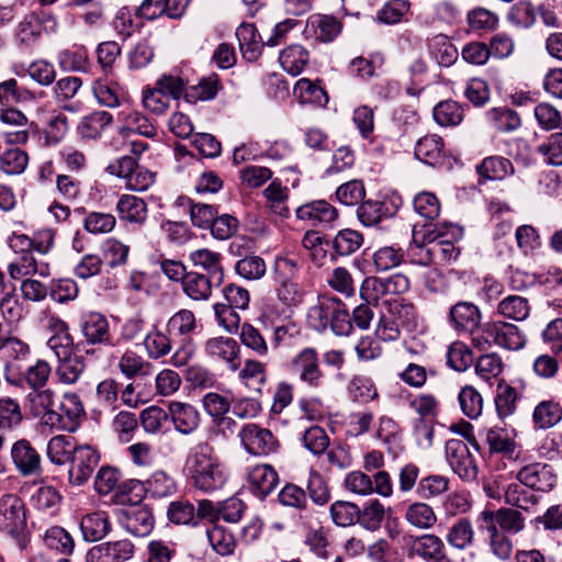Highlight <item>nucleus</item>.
<instances>
[{
    "mask_svg": "<svg viewBox=\"0 0 562 562\" xmlns=\"http://www.w3.org/2000/svg\"><path fill=\"white\" fill-rule=\"evenodd\" d=\"M30 414L48 431H75L85 416L83 403L75 392L60 397L52 389H35L25 397Z\"/></svg>",
    "mask_w": 562,
    "mask_h": 562,
    "instance_id": "nucleus-1",
    "label": "nucleus"
},
{
    "mask_svg": "<svg viewBox=\"0 0 562 562\" xmlns=\"http://www.w3.org/2000/svg\"><path fill=\"white\" fill-rule=\"evenodd\" d=\"M184 472L192 486L207 493L222 488L227 481L223 463L206 441H200L189 450Z\"/></svg>",
    "mask_w": 562,
    "mask_h": 562,
    "instance_id": "nucleus-2",
    "label": "nucleus"
},
{
    "mask_svg": "<svg viewBox=\"0 0 562 562\" xmlns=\"http://www.w3.org/2000/svg\"><path fill=\"white\" fill-rule=\"evenodd\" d=\"M526 336L518 326L503 322L491 321L482 325L480 335L474 337V347L479 350H487L492 346L517 351L525 347Z\"/></svg>",
    "mask_w": 562,
    "mask_h": 562,
    "instance_id": "nucleus-3",
    "label": "nucleus"
},
{
    "mask_svg": "<svg viewBox=\"0 0 562 562\" xmlns=\"http://www.w3.org/2000/svg\"><path fill=\"white\" fill-rule=\"evenodd\" d=\"M26 509L21 497L13 493L0 497V532L15 540L21 549L26 547Z\"/></svg>",
    "mask_w": 562,
    "mask_h": 562,
    "instance_id": "nucleus-4",
    "label": "nucleus"
},
{
    "mask_svg": "<svg viewBox=\"0 0 562 562\" xmlns=\"http://www.w3.org/2000/svg\"><path fill=\"white\" fill-rule=\"evenodd\" d=\"M290 370L308 390L317 391L325 385L318 351L313 347L300 350L290 361Z\"/></svg>",
    "mask_w": 562,
    "mask_h": 562,
    "instance_id": "nucleus-5",
    "label": "nucleus"
},
{
    "mask_svg": "<svg viewBox=\"0 0 562 562\" xmlns=\"http://www.w3.org/2000/svg\"><path fill=\"white\" fill-rule=\"evenodd\" d=\"M409 280L402 273H395L387 278L367 277L359 290L360 297L371 305H379L386 296L402 294L408 291Z\"/></svg>",
    "mask_w": 562,
    "mask_h": 562,
    "instance_id": "nucleus-6",
    "label": "nucleus"
},
{
    "mask_svg": "<svg viewBox=\"0 0 562 562\" xmlns=\"http://www.w3.org/2000/svg\"><path fill=\"white\" fill-rule=\"evenodd\" d=\"M58 29L57 19L48 11L27 13L18 24L15 38L20 46H34L45 33H55Z\"/></svg>",
    "mask_w": 562,
    "mask_h": 562,
    "instance_id": "nucleus-7",
    "label": "nucleus"
},
{
    "mask_svg": "<svg viewBox=\"0 0 562 562\" xmlns=\"http://www.w3.org/2000/svg\"><path fill=\"white\" fill-rule=\"evenodd\" d=\"M482 313L479 306L469 301H459L449 308L448 324L458 335H470L474 346V337L480 335Z\"/></svg>",
    "mask_w": 562,
    "mask_h": 562,
    "instance_id": "nucleus-8",
    "label": "nucleus"
},
{
    "mask_svg": "<svg viewBox=\"0 0 562 562\" xmlns=\"http://www.w3.org/2000/svg\"><path fill=\"white\" fill-rule=\"evenodd\" d=\"M238 436L246 451L252 456H269L280 448V442L272 431L258 424L244 425Z\"/></svg>",
    "mask_w": 562,
    "mask_h": 562,
    "instance_id": "nucleus-9",
    "label": "nucleus"
},
{
    "mask_svg": "<svg viewBox=\"0 0 562 562\" xmlns=\"http://www.w3.org/2000/svg\"><path fill=\"white\" fill-rule=\"evenodd\" d=\"M79 327L87 346L102 345L115 347L120 342V339L113 337L105 315L99 312L83 314L80 318Z\"/></svg>",
    "mask_w": 562,
    "mask_h": 562,
    "instance_id": "nucleus-10",
    "label": "nucleus"
},
{
    "mask_svg": "<svg viewBox=\"0 0 562 562\" xmlns=\"http://www.w3.org/2000/svg\"><path fill=\"white\" fill-rule=\"evenodd\" d=\"M100 454L91 446H77L69 460L68 482L72 486H81L88 482L99 464Z\"/></svg>",
    "mask_w": 562,
    "mask_h": 562,
    "instance_id": "nucleus-11",
    "label": "nucleus"
},
{
    "mask_svg": "<svg viewBox=\"0 0 562 562\" xmlns=\"http://www.w3.org/2000/svg\"><path fill=\"white\" fill-rule=\"evenodd\" d=\"M123 492H135L136 497H140L143 492H147L154 498L170 497L177 492V483L165 471L154 472L145 483L138 480H131L122 486Z\"/></svg>",
    "mask_w": 562,
    "mask_h": 562,
    "instance_id": "nucleus-12",
    "label": "nucleus"
},
{
    "mask_svg": "<svg viewBox=\"0 0 562 562\" xmlns=\"http://www.w3.org/2000/svg\"><path fill=\"white\" fill-rule=\"evenodd\" d=\"M446 459L452 471L464 481L477 476V465L467 443L460 439H450L446 443Z\"/></svg>",
    "mask_w": 562,
    "mask_h": 562,
    "instance_id": "nucleus-13",
    "label": "nucleus"
},
{
    "mask_svg": "<svg viewBox=\"0 0 562 562\" xmlns=\"http://www.w3.org/2000/svg\"><path fill=\"white\" fill-rule=\"evenodd\" d=\"M205 353L214 361L224 363L228 370L236 371L241 364L240 347L232 337H213L205 341Z\"/></svg>",
    "mask_w": 562,
    "mask_h": 562,
    "instance_id": "nucleus-14",
    "label": "nucleus"
},
{
    "mask_svg": "<svg viewBox=\"0 0 562 562\" xmlns=\"http://www.w3.org/2000/svg\"><path fill=\"white\" fill-rule=\"evenodd\" d=\"M405 544L409 559L419 558L427 562H436L445 554L443 541L434 533L408 536L405 538Z\"/></svg>",
    "mask_w": 562,
    "mask_h": 562,
    "instance_id": "nucleus-15",
    "label": "nucleus"
},
{
    "mask_svg": "<svg viewBox=\"0 0 562 562\" xmlns=\"http://www.w3.org/2000/svg\"><path fill=\"white\" fill-rule=\"evenodd\" d=\"M11 460L22 476H38L43 472L42 457L27 439H20L13 443Z\"/></svg>",
    "mask_w": 562,
    "mask_h": 562,
    "instance_id": "nucleus-16",
    "label": "nucleus"
},
{
    "mask_svg": "<svg viewBox=\"0 0 562 562\" xmlns=\"http://www.w3.org/2000/svg\"><path fill=\"white\" fill-rule=\"evenodd\" d=\"M119 522L128 533L146 537L154 528V516L147 506H130L120 510Z\"/></svg>",
    "mask_w": 562,
    "mask_h": 562,
    "instance_id": "nucleus-17",
    "label": "nucleus"
},
{
    "mask_svg": "<svg viewBox=\"0 0 562 562\" xmlns=\"http://www.w3.org/2000/svg\"><path fill=\"white\" fill-rule=\"evenodd\" d=\"M517 480L532 490L549 492L555 485L557 476L550 464L532 462L524 465L518 471Z\"/></svg>",
    "mask_w": 562,
    "mask_h": 562,
    "instance_id": "nucleus-18",
    "label": "nucleus"
},
{
    "mask_svg": "<svg viewBox=\"0 0 562 562\" xmlns=\"http://www.w3.org/2000/svg\"><path fill=\"white\" fill-rule=\"evenodd\" d=\"M134 554V546L130 540L106 541L90 548L86 562H125Z\"/></svg>",
    "mask_w": 562,
    "mask_h": 562,
    "instance_id": "nucleus-19",
    "label": "nucleus"
},
{
    "mask_svg": "<svg viewBox=\"0 0 562 562\" xmlns=\"http://www.w3.org/2000/svg\"><path fill=\"white\" fill-rule=\"evenodd\" d=\"M0 123L14 130L5 133L7 143L12 145H24L27 143L32 123L21 110L12 105L1 108Z\"/></svg>",
    "mask_w": 562,
    "mask_h": 562,
    "instance_id": "nucleus-20",
    "label": "nucleus"
},
{
    "mask_svg": "<svg viewBox=\"0 0 562 562\" xmlns=\"http://www.w3.org/2000/svg\"><path fill=\"white\" fill-rule=\"evenodd\" d=\"M482 527L496 526L501 531L518 533L525 527V518L514 508H499L498 510H483L479 516Z\"/></svg>",
    "mask_w": 562,
    "mask_h": 562,
    "instance_id": "nucleus-21",
    "label": "nucleus"
},
{
    "mask_svg": "<svg viewBox=\"0 0 562 562\" xmlns=\"http://www.w3.org/2000/svg\"><path fill=\"white\" fill-rule=\"evenodd\" d=\"M300 221L311 226L326 227L338 217L337 210L325 200H317L299 206L295 211Z\"/></svg>",
    "mask_w": 562,
    "mask_h": 562,
    "instance_id": "nucleus-22",
    "label": "nucleus"
},
{
    "mask_svg": "<svg viewBox=\"0 0 562 562\" xmlns=\"http://www.w3.org/2000/svg\"><path fill=\"white\" fill-rule=\"evenodd\" d=\"M279 475L269 464H257L249 469L247 483L249 491L260 499L267 497L278 485Z\"/></svg>",
    "mask_w": 562,
    "mask_h": 562,
    "instance_id": "nucleus-23",
    "label": "nucleus"
},
{
    "mask_svg": "<svg viewBox=\"0 0 562 562\" xmlns=\"http://www.w3.org/2000/svg\"><path fill=\"white\" fill-rule=\"evenodd\" d=\"M342 23L334 15L312 14L306 23L305 32L323 43L333 42L341 32Z\"/></svg>",
    "mask_w": 562,
    "mask_h": 562,
    "instance_id": "nucleus-24",
    "label": "nucleus"
},
{
    "mask_svg": "<svg viewBox=\"0 0 562 562\" xmlns=\"http://www.w3.org/2000/svg\"><path fill=\"white\" fill-rule=\"evenodd\" d=\"M117 119L122 122L120 127L122 135L134 133L147 138H154L157 135V128L154 123L138 110H123L117 114Z\"/></svg>",
    "mask_w": 562,
    "mask_h": 562,
    "instance_id": "nucleus-25",
    "label": "nucleus"
},
{
    "mask_svg": "<svg viewBox=\"0 0 562 562\" xmlns=\"http://www.w3.org/2000/svg\"><path fill=\"white\" fill-rule=\"evenodd\" d=\"M168 414L176 430L183 435H189L199 427L200 414L191 404L172 401L168 405Z\"/></svg>",
    "mask_w": 562,
    "mask_h": 562,
    "instance_id": "nucleus-26",
    "label": "nucleus"
},
{
    "mask_svg": "<svg viewBox=\"0 0 562 562\" xmlns=\"http://www.w3.org/2000/svg\"><path fill=\"white\" fill-rule=\"evenodd\" d=\"M40 274L48 277L50 274L49 265L46 262H37L32 252H23L18 255L8 265V274L12 280L19 281L31 274Z\"/></svg>",
    "mask_w": 562,
    "mask_h": 562,
    "instance_id": "nucleus-27",
    "label": "nucleus"
},
{
    "mask_svg": "<svg viewBox=\"0 0 562 562\" xmlns=\"http://www.w3.org/2000/svg\"><path fill=\"white\" fill-rule=\"evenodd\" d=\"M61 495L59 491L41 482V485L32 493L30 497V505L38 513L53 517L55 516L61 504Z\"/></svg>",
    "mask_w": 562,
    "mask_h": 562,
    "instance_id": "nucleus-28",
    "label": "nucleus"
},
{
    "mask_svg": "<svg viewBox=\"0 0 562 562\" xmlns=\"http://www.w3.org/2000/svg\"><path fill=\"white\" fill-rule=\"evenodd\" d=\"M116 212L121 221L143 225L147 220L146 202L133 194H123L116 203Z\"/></svg>",
    "mask_w": 562,
    "mask_h": 562,
    "instance_id": "nucleus-29",
    "label": "nucleus"
},
{
    "mask_svg": "<svg viewBox=\"0 0 562 562\" xmlns=\"http://www.w3.org/2000/svg\"><path fill=\"white\" fill-rule=\"evenodd\" d=\"M190 260L195 267L203 269L207 277L215 280V286H220L224 280V269L222 267V256L220 252L201 248L190 254Z\"/></svg>",
    "mask_w": 562,
    "mask_h": 562,
    "instance_id": "nucleus-30",
    "label": "nucleus"
},
{
    "mask_svg": "<svg viewBox=\"0 0 562 562\" xmlns=\"http://www.w3.org/2000/svg\"><path fill=\"white\" fill-rule=\"evenodd\" d=\"M336 304V296L323 295L319 296L314 305L307 311L308 326L318 331L324 333L330 324V314L334 313V305Z\"/></svg>",
    "mask_w": 562,
    "mask_h": 562,
    "instance_id": "nucleus-31",
    "label": "nucleus"
},
{
    "mask_svg": "<svg viewBox=\"0 0 562 562\" xmlns=\"http://www.w3.org/2000/svg\"><path fill=\"white\" fill-rule=\"evenodd\" d=\"M113 122V115L106 111H94L80 119L77 125V133L85 139L99 138L104 128Z\"/></svg>",
    "mask_w": 562,
    "mask_h": 562,
    "instance_id": "nucleus-32",
    "label": "nucleus"
},
{
    "mask_svg": "<svg viewBox=\"0 0 562 562\" xmlns=\"http://www.w3.org/2000/svg\"><path fill=\"white\" fill-rule=\"evenodd\" d=\"M215 280L204 273L190 271L182 282L183 292L194 301H206L212 295Z\"/></svg>",
    "mask_w": 562,
    "mask_h": 562,
    "instance_id": "nucleus-33",
    "label": "nucleus"
},
{
    "mask_svg": "<svg viewBox=\"0 0 562 562\" xmlns=\"http://www.w3.org/2000/svg\"><path fill=\"white\" fill-rule=\"evenodd\" d=\"M414 154L420 161L436 166L443 158V140L436 134L426 135L417 140Z\"/></svg>",
    "mask_w": 562,
    "mask_h": 562,
    "instance_id": "nucleus-34",
    "label": "nucleus"
},
{
    "mask_svg": "<svg viewBox=\"0 0 562 562\" xmlns=\"http://www.w3.org/2000/svg\"><path fill=\"white\" fill-rule=\"evenodd\" d=\"M80 529L85 540L90 542L101 540L111 529L108 514L99 510L85 515L80 521Z\"/></svg>",
    "mask_w": 562,
    "mask_h": 562,
    "instance_id": "nucleus-35",
    "label": "nucleus"
},
{
    "mask_svg": "<svg viewBox=\"0 0 562 562\" xmlns=\"http://www.w3.org/2000/svg\"><path fill=\"white\" fill-rule=\"evenodd\" d=\"M405 521L420 530H427L435 526L437 516L434 508L425 502H413L404 512Z\"/></svg>",
    "mask_w": 562,
    "mask_h": 562,
    "instance_id": "nucleus-36",
    "label": "nucleus"
},
{
    "mask_svg": "<svg viewBox=\"0 0 562 562\" xmlns=\"http://www.w3.org/2000/svg\"><path fill=\"white\" fill-rule=\"evenodd\" d=\"M385 312L401 327L411 329L416 325L417 314L415 306L401 297L384 301Z\"/></svg>",
    "mask_w": 562,
    "mask_h": 562,
    "instance_id": "nucleus-37",
    "label": "nucleus"
},
{
    "mask_svg": "<svg viewBox=\"0 0 562 562\" xmlns=\"http://www.w3.org/2000/svg\"><path fill=\"white\" fill-rule=\"evenodd\" d=\"M395 214V209L389 201H374L368 200L363 202L358 209V217L366 226H373L380 223L385 217H391Z\"/></svg>",
    "mask_w": 562,
    "mask_h": 562,
    "instance_id": "nucleus-38",
    "label": "nucleus"
},
{
    "mask_svg": "<svg viewBox=\"0 0 562 562\" xmlns=\"http://www.w3.org/2000/svg\"><path fill=\"white\" fill-rule=\"evenodd\" d=\"M236 37L244 58L254 61L260 56L262 44L259 41L260 36L254 24H240L236 30Z\"/></svg>",
    "mask_w": 562,
    "mask_h": 562,
    "instance_id": "nucleus-39",
    "label": "nucleus"
},
{
    "mask_svg": "<svg viewBox=\"0 0 562 562\" xmlns=\"http://www.w3.org/2000/svg\"><path fill=\"white\" fill-rule=\"evenodd\" d=\"M476 172L486 180H503L514 173V166L505 157L490 156L476 166Z\"/></svg>",
    "mask_w": 562,
    "mask_h": 562,
    "instance_id": "nucleus-40",
    "label": "nucleus"
},
{
    "mask_svg": "<svg viewBox=\"0 0 562 562\" xmlns=\"http://www.w3.org/2000/svg\"><path fill=\"white\" fill-rule=\"evenodd\" d=\"M267 206L277 215L288 217L290 210L288 207L289 188L282 186L279 179H274L262 192Z\"/></svg>",
    "mask_w": 562,
    "mask_h": 562,
    "instance_id": "nucleus-41",
    "label": "nucleus"
},
{
    "mask_svg": "<svg viewBox=\"0 0 562 562\" xmlns=\"http://www.w3.org/2000/svg\"><path fill=\"white\" fill-rule=\"evenodd\" d=\"M485 440L492 453L512 456L516 448L513 430L506 427L494 426L486 430Z\"/></svg>",
    "mask_w": 562,
    "mask_h": 562,
    "instance_id": "nucleus-42",
    "label": "nucleus"
},
{
    "mask_svg": "<svg viewBox=\"0 0 562 562\" xmlns=\"http://www.w3.org/2000/svg\"><path fill=\"white\" fill-rule=\"evenodd\" d=\"M24 419L20 403L9 396L0 397V430L13 431Z\"/></svg>",
    "mask_w": 562,
    "mask_h": 562,
    "instance_id": "nucleus-43",
    "label": "nucleus"
},
{
    "mask_svg": "<svg viewBox=\"0 0 562 562\" xmlns=\"http://www.w3.org/2000/svg\"><path fill=\"white\" fill-rule=\"evenodd\" d=\"M310 59L308 52L301 45H290L280 53L282 68L292 76L300 75Z\"/></svg>",
    "mask_w": 562,
    "mask_h": 562,
    "instance_id": "nucleus-44",
    "label": "nucleus"
},
{
    "mask_svg": "<svg viewBox=\"0 0 562 562\" xmlns=\"http://www.w3.org/2000/svg\"><path fill=\"white\" fill-rule=\"evenodd\" d=\"M86 370L85 361L79 356H68L58 360L56 376L58 382L65 385H72L79 381Z\"/></svg>",
    "mask_w": 562,
    "mask_h": 562,
    "instance_id": "nucleus-45",
    "label": "nucleus"
},
{
    "mask_svg": "<svg viewBox=\"0 0 562 562\" xmlns=\"http://www.w3.org/2000/svg\"><path fill=\"white\" fill-rule=\"evenodd\" d=\"M29 164V155L19 147H10L0 151V171L16 176L24 172Z\"/></svg>",
    "mask_w": 562,
    "mask_h": 562,
    "instance_id": "nucleus-46",
    "label": "nucleus"
},
{
    "mask_svg": "<svg viewBox=\"0 0 562 562\" xmlns=\"http://www.w3.org/2000/svg\"><path fill=\"white\" fill-rule=\"evenodd\" d=\"M562 418L561 405L553 401L547 400L540 402L533 409L532 419L536 427L547 429L560 422Z\"/></svg>",
    "mask_w": 562,
    "mask_h": 562,
    "instance_id": "nucleus-47",
    "label": "nucleus"
},
{
    "mask_svg": "<svg viewBox=\"0 0 562 562\" xmlns=\"http://www.w3.org/2000/svg\"><path fill=\"white\" fill-rule=\"evenodd\" d=\"M294 94L301 103L326 105L328 97L323 87L307 78H301L294 86Z\"/></svg>",
    "mask_w": 562,
    "mask_h": 562,
    "instance_id": "nucleus-48",
    "label": "nucleus"
},
{
    "mask_svg": "<svg viewBox=\"0 0 562 562\" xmlns=\"http://www.w3.org/2000/svg\"><path fill=\"white\" fill-rule=\"evenodd\" d=\"M418 235H419V232H417L416 228H414V231H413L414 246H411V248L408 250L411 261L413 263H416L419 266H429L436 261L435 252H432L431 232L427 233V237L426 236L423 237L422 244H419Z\"/></svg>",
    "mask_w": 562,
    "mask_h": 562,
    "instance_id": "nucleus-49",
    "label": "nucleus"
},
{
    "mask_svg": "<svg viewBox=\"0 0 562 562\" xmlns=\"http://www.w3.org/2000/svg\"><path fill=\"white\" fill-rule=\"evenodd\" d=\"M384 518L385 508L379 499L374 498L368 501L363 507L360 508L358 522L366 530L376 531L381 528Z\"/></svg>",
    "mask_w": 562,
    "mask_h": 562,
    "instance_id": "nucleus-50",
    "label": "nucleus"
},
{
    "mask_svg": "<svg viewBox=\"0 0 562 562\" xmlns=\"http://www.w3.org/2000/svg\"><path fill=\"white\" fill-rule=\"evenodd\" d=\"M330 518L336 526L350 527L358 522L360 507L347 501H336L329 507Z\"/></svg>",
    "mask_w": 562,
    "mask_h": 562,
    "instance_id": "nucleus-51",
    "label": "nucleus"
},
{
    "mask_svg": "<svg viewBox=\"0 0 562 562\" xmlns=\"http://www.w3.org/2000/svg\"><path fill=\"white\" fill-rule=\"evenodd\" d=\"M238 376L248 389L260 392L267 382L266 366L258 360H247Z\"/></svg>",
    "mask_w": 562,
    "mask_h": 562,
    "instance_id": "nucleus-52",
    "label": "nucleus"
},
{
    "mask_svg": "<svg viewBox=\"0 0 562 562\" xmlns=\"http://www.w3.org/2000/svg\"><path fill=\"white\" fill-rule=\"evenodd\" d=\"M408 407L418 416L417 419L434 420L438 416L440 403L434 394L419 393L411 397Z\"/></svg>",
    "mask_w": 562,
    "mask_h": 562,
    "instance_id": "nucleus-53",
    "label": "nucleus"
},
{
    "mask_svg": "<svg viewBox=\"0 0 562 562\" xmlns=\"http://www.w3.org/2000/svg\"><path fill=\"white\" fill-rule=\"evenodd\" d=\"M464 116L463 108L453 100L438 103L434 109V119L441 126H457Z\"/></svg>",
    "mask_w": 562,
    "mask_h": 562,
    "instance_id": "nucleus-54",
    "label": "nucleus"
},
{
    "mask_svg": "<svg viewBox=\"0 0 562 562\" xmlns=\"http://www.w3.org/2000/svg\"><path fill=\"white\" fill-rule=\"evenodd\" d=\"M497 312L505 318L524 321L530 314V305L526 297L509 295L498 303Z\"/></svg>",
    "mask_w": 562,
    "mask_h": 562,
    "instance_id": "nucleus-55",
    "label": "nucleus"
},
{
    "mask_svg": "<svg viewBox=\"0 0 562 562\" xmlns=\"http://www.w3.org/2000/svg\"><path fill=\"white\" fill-rule=\"evenodd\" d=\"M486 116L490 124L499 132H513L521 124L518 113L509 108L491 109Z\"/></svg>",
    "mask_w": 562,
    "mask_h": 562,
    "instance_id": "nucleus-56",
    "label": "nucleus"
},
{
    "mask_svg": "<svg viewBox=\"0 0 562 562\" xmlns=\"http://www.w3.org/2000/svg\"><path fill=\"white\" fill-rule=\"evenodd\" d=\"M43 540L47 548L61 554L71 553L75 547V542L70 533L59 526L48 528L44 533Z\"/></svg>",
    "mask_w": 562,
    "mask_h": 562,
    "instance_id": "nucleus-57",
    "label": "nucleus"
},
{
    "mask_svg": "<svg viewBox=\"0 0 562 562\" xmlns=\"http://www.w3.org/2000/svg\"><path fill=\"white\" fill-rule=\"evenodd\" d=\"M144 347L149 359H160L170 353L172 349L171 336L154 329L146 335L144 339Z\"/></svg>",
    "mask_w": 562,
    "mask_h": 562,
    "instance_id": "nucleus-58",
    "label": "nucleus"
},
{
    "mask_svg": "<svg viewBox=\"0 0 562 562\" xmlns=\"http://www.w3.org/2000/svg\"><path fill=\"white\" fill-rule=\"evenodd\" d=\"M473 362V352L463 341H453L447 350V364L456 371L463 372Z\"/></svg>",
    "mask_w": 562,
    "mask_h": 562,
    "instance_id": "nucleus-59",
    "label": "nucleus"
},
{
    "mask_svg": "<svg viewBox=\"0 0 562 562\" xmlns=\"http://www.w3.org/2000/svg\"><path fill=\"white\" fill-rule=\"evenodd\" d=\"M372 260L376 271H389L403 262L404 250L401 247L383 246L373 252Z\"/></svg>",
    "mask_w": 562,
    "mask_h": 562,
    "instance_id": "nucleus-60",
    "label": "nucleus"
},
{
    "mask_svg": "<svg viewBox=\"0 0 562 562\" xmlns=\"http://www.w3.org/2000/svg\"><path fill=\"white\" fill-rule=\"evenodd\" d=\"M92 90L99 104L108 108H116L121 104L123 90L117 83L95 80Z\"/></svg>",
    "mask_w": 562,
    "mask_h": 562,
    "instance_id": "nucleus-61",
    "label": "nucleus"
},
{
    "mask_svg": "<svg viewBox=\"0 0 562 562\" xmlns=\"http://www.w3.org/2000/svg\"><path fill=\"white\" fill-rule=\"evenodd\" d=\"M362 234L355 229H341L333 240V249L339 256H349L362 245Z\"/></svg>",
    "mask_w": 562,
    "mask_h": 562,
    "instance_id": "nucleus-62",
    "label": "nucleus"
},
{
    "mask_svg": "<svg viewBox=\"0 0 562 562\" xmlns=\"http://www.w3.org/2000/svg\"><path fill=\"white\" fill-rule=\"evenodd\" d=\"M458 400L462 413L469 418L475 419L482 414L483 397L474 386H463L459 393Z\"/></svg>",
    "mask_w": 562,
    "mask_h": 562,
    "instance_id": "nucleus-63",
    "label": "nucleus"
},
{
    "mask_svg": "<svg viewBox=\"0 0 562 562\" xmlns=\"http://www.w3.org/2000/svg\"><path fill=\"white\" fill-rule=\"evenodd\" d=\"M508 20L519 27L529 29L537 22V7L528 0L518 1L510 8Z\"/></svg>",
    "mask_w": 562,
    "mask_h": 562,
    "instance_id": "nucleus-64",
    "label": "nucleus"
}]
</instances>
